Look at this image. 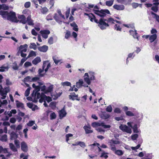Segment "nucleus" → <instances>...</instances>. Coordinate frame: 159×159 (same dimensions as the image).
Segmentation results:
<instances>
[{"label": "nucleus", "instance_id": "7ed1b4c3", "mask_svg": "<svg viewBox=\"0 0 159 159\" xmlns=\"http://www.w3.org/2000/svg\"><path fill=\"white\" fill-rule=\"evenodd\" d=\"M94 13L102 17L106 16V13L110 14V12L108 9H101L100 10H93Z\"/></svg>", "mask_w": 159, "mask_h": 159}, {"label": "nucleus", "instance_id": "bf43d9fd", "mask_svg": "<svg viewBox=\"0 0 159 159\" xmlns=\"http://www.w3.org/2000/svg\"><path fill=\"white\" fill-rule=\"evenodd\" d=\"M110 146H111V149L113 151H114L116 150V148L115 145L113 144V143L110 144Z\"/></svg>", "mask_w": 159, "mask_h": 159}, {"label": "nucleus", "instance_id": "8fccbe9b", "mask_svg": "<svg viewBox=\"0 0 159 159\" xmlns=\"http://www.w3.org/2000/svg\"><path fill=\"white\" fill-rule=\"evenodd\" d=\"M108 153L106 152H102L100 157H104L107 158L108 157V156L107 155Z\"/></svg>", "mask_w": 159, "mask_h": 159}, {"label": "nucleus", "instance_id": "13d9d810", "mask_svg": "<svg viewBox=\"0 0 159 159\" xmlns=\"http://www.w3.org/2000/svg\"><path fill=\"white\" fill-rule=\"evenodd\" d=\"M14 143L17 148H20V142L19 140L16 139L14 141Z\"/></svg>", "mask_w": 159, "mask_h": 159}, {"label": "nucleus", "instance_id": "58836bf2", "mask_svg": "<svg viewBox=\"0 0 159 159\" xmlns=\"http://www.w3.org/2000/svg\"><path fill=\"white\" fill-rule=\"evenodd\" d=\"M49 107L52 109H55L56 107V104L55 102H51L49 104Z\"/></svg>", "mask_w": 159, "mask_h": 159}, {"label": "nucleus", "instance_id": "052dcab7", "mask_svg": "<svg viewBox=\"0 0 159 159\" xmlns=\"http://www.w3.org/2000/svg\"><path fill=\"white\" fill-rule=\"evenodd\" d=\"M70 12V8L68 9L66 12L65 15L66 18H68L69 16Z\"/></svg>", "mask_w": 159, "mask_h": 159}, {"label": "nucleus", "instance_id": "37998d69", "mask_svg": "<svg viewBox=\"0 0 159 159\" xmlns=\"http://www.w3.org/2000/svg\"><path fill=\"white\" fill-rule=\"evenodd\" d=\"M19 67L17 66V63L15 62L13 63L12 68L14 70H17L18 69Z\"/></svg>", "mask_w": 159, "mask_h": 159}, {"label": "nucleus", "instance_id": "20e7f679", "mask_svg": "<svg viewBox=\"0 0 159 159\" xmlns=\"http://www.w3.org/2000/svg\"><path fill=\"white\" fill-rule=\"evenodd\" d=\"M120 130L123 132L130 134L132 132L131 129L125 125H121L119 127Z\"/></svg>", "mask_w": 159, "mask_h": 159}, {"label": "nucleus", "instance_id": "c756f323", "mask_svg": "<svg viewBox=\"0 0 159 159\" xmlns=\"http://www.w3.org/2000/svg\"><path fill=\"white\" fill-rule=\"evenodd\" d=\"M126 115L128 116H135L134 114L130 111H127L125 112Z\"/></svg>", "mask_w": 159, "mask_h": 159}, {"label": "nucleus", "instance_id": "f257e3e1", "mask_svg": "<svg viewBox=\"0 0 159 159\" xmlns=\"http://www.w3.org/2000/svg\"><path fill=\"white\" fill-rule=\"evenodd\" d=\"M115 20L112 17H110L106 19L104 18H101L99 20H96L95 23L98 24V26L102 30L106 29L107 27L109 26L108 23L114 24Z\"/></svg>", "mask_w": 159, "mask_h": 159}, {"label": "nucleus", "instance_id": "603ef678", "mask_svg": "<svg viewBox=\"0 0 159 159\" xmlns=\"http://www.w3.org/2000/svg\"><path fill=\"white\" fill-rule=\"evenodd\" d=\"M0 68L1 69H0V72H4L5 71L4 69H6L7 70H8V66H1Z\"/></svg>", "mask_w": 159, "mask_h": 159}, {"label": "nucleus", "instance_id": "0e129e2a", "mask_svg": "<svg viewBox=\"0 0 159 159\" xmlns=\"http://www.w3.org/2000/svg\"><path fill=\"white\" fill-rule=\"evenodd\" d=\"M132 6L134 8H136L139 6V4L137 3L133 2L132 3Z\"/></svg>", "mask_w": 159, "mask_h": 159}, {"label": "nucleus", "instance_id": "f704fd0d", "mask_svg": "<svg viewBox=\"0 0 159 159\" xmlns=\"http://www.w3.org/2000/svg\"><path fill=\"white\" fill-rule=\"evenodd\" d=\"M133 129V131L134 133H138V130L137 125V124H135L131 127Z\"/></svg>", "mask_w": 159, "mask_h": 159}, {"label": "nucleus", "instance_id": "72a5a7b5", "mask_svg": "<svg viewBox=\"0 0 159 159\" xmlns=\"http://www.w3.org/2000/svg\"><path fill=\"white\" fill-rule=\"evenodd\" d=\"M79 144L81 147L84 148L86 146L85 143L81 141H78L77 142V144Z\"/></svg>", "mask_w": 159, "mask_h": 159}, {"label": "nucleus", "instance_id": "e433bc0d", "mask_svg": "<svg viewBox=\"0 0 159 159\" xmlns=\"http://www.w3.org/2000/svg\"><path fill=\"white\" fill-rule=\"evenodd\" d=\"M30 45V48H33L34 50H36L37 48V46L35 43H31Z\"/></svg>", "mask_w": 159, "mask_h": 159}, {"label": "nucleus", "instance_id": "6ab92c4d", "mask_svg": "<svg viewBox=\"0 0 159 159\" xmlns=\"http://www.w3.org/2000/svg\"><path fill=\"white\" fill-rule=\"evenodd\" d=\"M16 107L17 108L21 107L22 108H24V104L21 103L18 100H16Z\"/></svg>", "mask_w": 159, "mask_h": 159}, {"label": "nucleus", "instance_id": "5fc2aeb1", "mask_svg": "<svg viewBox=\"0 0 159 159\" xmlns=\"http://www.w3.org/2000/svg\"><path fill=\"white\" fill-rule=\"evenodd\" d=\"M101 126L103 127L104 128H110L111 127V126L110 125H106L103 122H102L101 123Z\"/></svg>", "mask_w": 159, "mask_h": 159}, {"label": "nucleus", "instance_id": "f8f14e48", "mask_svg": "<svg viewBox=\"0 0 159 159\" xmlns=\"http://www.w3.org/2000/svg\"><path fill=\"white\" fill-rule=\"evenodd\" d=\"M26 21L29 25H34L33 20L31 19V16L30 15H29L27 17Z\"/></svg>", "mask_w": 159, "mask_h": 159}, {"label": "nucleus", "instance_id": "39448f33", "mask_svg": "<svg viewBox=\"0 0 159 159\" xmlns=\"http://www.w3.org/2000/svg\"><path fill=\"white\" fill-rule=\"evenodd\" d=\"M50 33V31L48 30H41L40 31V33L41 34L42 37L45 39H47L48 38V35Z\"/></svg>", "mask_w": 159, "mask_h": 159}, {"label": "nucleus", "instance_id": "a211bd4d", "mask_svg": "<svg viewBox=\"0 0 159 159\" xmlns=\"http://www.w3.org/2000/svg\"><path fill=\"white\" fill-rule=\"evenodd\" d=\"M157 36L156 34H154L150 36L149 39L151 43H152L156 39Z\"/></svg>", "mask_w": 159, "mask_h": 159}, {"label": "nucleus", "instance_id": "09e8293b", "mask_svg": "<svg viewBox=\"0 0 159 159\" xmlns=\"http://www.w3.org/2000/svg\"><path fill=\"white\" fill-rule=\"evenodd\" d=\"M84 81L86 82L88 85H89L90 84V79L89 77H84Z\"/></svg>", "mask_w": 159, "mask_h": 159}, {"label": "nucleus", "instance_id": "a878e982", "mask_svg": "<svg viewBox=\"0 0 159 159\" xmlns=\"http://www.w3.org/2000/svg\"><path fill=\"white\" fill-rule=\"evenodd\" d=\"M48 11V9L46 7H44L41 9V11L43 14H45Z\"/></svg>", "mask_w": 159, "mask_h": 159}, {"label": "nucleus", "instance_id": "e2e57ef3", "mask_svg": "<svg viewBox=\"0 0 159 159\" xmlns=\"http://www.w3.org/2000/svg\"><path fill=\"white\" fill-rule=\"evenodd\" d=\"M34 124H35V121H34L30 120L27 123V125L29 126H32Z\"/></svg>", "mask_w": 159, "mask_h": 159}, {"label": "nucleus", "instance_id": "f03ea898", "mask_svg": "<svg viewBox=\"0 0 159 159\" xmlns=\"http://www.w3.org/2000/svg\"><path fill=\"white\" fill-rule=\"evenodd\" d=\"M0 15L2 16L4 18H7V19L12 22H17V18L16 13L12 11L8 12V11H0Z\"/></svg>", "mask_w": 159, "mask_h": 159}, {"label": "nucleus", "instance_id": "2eb2a0df", "mask_svg": "<svg viewBox=\"0 0 159 159\" xmlns=\"http://www.w3.org/2000/svg\"><path fill=\"white\" fill-rule=\"evenodd\" d=\"M28 45L27 44H25L23 45H21L19 47V49L20 50L21 52H26Z\"/></svg>", "mask_w": 159, "mask_h": 159}, {"label": "nucleus", "instance_id": "4be33fe9", "mask_svg": "<svg viewBox=\"0 0 159 159\" xmlns=\"http://www.w3.org/2000/svg\"><path fill=\"white\" fill-rule=\"evenodd\" d=\"M53 17L57 22L60 23L62 22V21L60 20V17L57 13H55L54 14V16Z\"/></svg>", "mask_w": 159, "mask_h": 159}, {"label": "nucleus", "instance_id": "bb28decb", "mask_svg": "<svg viewBox=\"0 0 159 159\" xmlns=\"http://www.w3.org/2000/svg\"><path fill=\"white\" fill-rule=\"evenodd\" d=\"M0 140L2 141H7V135L6 134L2 135L0 138Z\"/></svg>", "mask_w": 159, "mask_h": 159}, {"label": "nucleus", "instance_id": "4d7b16f0", "mask_svg": "<svg viewBox=\"0 0 159 159\" xmlns=\"http://www.w3.org/2000/svg\"><path fill=\"white\" fill-rule=\"evenodd\" d=\"M44 94L43 93H41V97L40 98V99L39 100V102L40 103H42L43 101H45V98L44 96Z\"/></svg>", "mask_w": 159, "mask_h": 159}, {"label": "nucleus", "instance_id": "338daca9", "mask_svg": "<svg viewBox=\"0 0 159 159\" xmlns=\"http://www.w3.org/2000/svg\"><path fill=\"white\" fill-rule=\"evenodd\" d=\"M151 9L154 12H157L158 10V7L157 6H152L151 7Z\"/></svg>", "mask_w": 159, "mask_h": 159}, {"label": "nucleus", "instance_id": "c85d7f7f", "mask_svg": "<svg viewBox=\"0 0 159 159\" xmlns=\"http://www.w3.org/2000/svg\"><path fill=\"white\" fill-rule=\"evenodd\" d=\"M53 16L52 14L50 13L46 17V19L47 21L51 20H53Z\"/></svg>", "mask_w": 159, "mask_h": 159}, {"label": "nucleus", "instance_id": "6e6552de", "mask_svg": "<svg viewBox=\"0 0 159 159\" xmlns=\"http://www.w3.org/2000/svg\"><path fill=\"white\" fill-rule=\"evenodd\" d=\"M0 86L1 87L0 89V95L2 97V99H5L6 97L5 95L7 94V91L5 92L4 89H3L2 86L1 85H0Z\"/></svg>", "mask_w": 159, "mask_h": 159}, {"label": "nucleus", "instance_id": "1a4fd4ad", "mask_svg": "<svg viewBox=\"0 0 159 159\" xmlns=\"http://www.w3.org/2000/svg\"><path fill=\"white\" fill-rule=\"evenodd\" d=\"M18 18L19 19H20V22L22 23L23 24H25L27 22L26 18L25 16L23 15H21L18 16Z\"/></svg>", "mask_w": 159, "mask_h": 159}, {"label": "nucleus", "instance_id": "dca6fc26", "mask_svg": "<svg viewBox=\"0 0 159 159\" xmlns=\"http://www.w3.org/2000/svg\"><path fill=\"white\" fill-rule=\"evenodd\" d=\"M41 61V60L40 57H37L34 58L32 61V63L35 65H36L40 62Z\"/></svg>", "mask_w": 159, "mask_h": 159}, {"label": "nucleus", "instance_id": "de8ad7c7", "mask_svg": "<svg viewBox=\"0 0 159 159\" xmlns=\"http://www.w3.org/2000/svg\"><path fill=\"white\" fill-rule=\"evenodd\" d=\"M70 36V32L69 31L67 30L65 34V38L66 39H68Z\"/></svg>", "mask_w": 159, "mask_h": 159}, {"label": "nucleus", "instance_id": "49530a36", "mask_svg": "<svg viewBox=\"0 0 159 159\" xmlns=\"http://www.w3.org/2000/svg\"><path fill=\"white\" fill-rule=\"evenodd\" d=\"M50 119L53 120L55 119L56 117V115L55 112H53L50 115Z\"/></svg>", "mask_w": 159, "mask_h": 159}, {"label": "nucleus", "instance_id": "9d476101", "mask_svg": "<svg viewBox=\"0 0 159 159\" xmlns=\"http://www.w3.org/2000/svg\"><path fill=\"white\" fill-rule=\"evenodd\" d=\"M83 128L86 134H90L93 132V130H91V127L90 126L85 125L84 126Z\"/></svg>", "mask_w": 159, "mask_h": 159}, {"label": "nucleus", "instance_id": "393cba45", "mask_svg": "<svg viewBox=\"0 0 159 159\" xmlns=\"http://www.w3.org/2000/svg\"><path fill=\"white\" fill-rule=\"evenodd\" d=\"M9 147L11 149L13 152H16L17 151V149L12 143H9Z\"/></svg>", "mask_w": 159, "mask_h": 159}, {"label": "nucleus", "instance_id": "cd10ccee", "mask_svg": "<svg viewBox=\"0 0 159 159\" xmlns=\"http://www.w3.org/2000/svg\"><path fill=\"white\" fill-rule=\"evenodd\" d=\"M36 56V53L35 52L32 50L30 51V52L29 54L27 57V58H28L29 57H32L33 56Z\"/></svg>", "mask_w": 159, "mask_h": 159}, {"label": "nucleus", "instance_id": "c9c22d12", "mask_svg": "<svg viewBox=\"0 0 159 159\" xmlns=\"http://www.w3.org/2000/svg\"><path fill=\"white\" fill-rule=\"evenodd\" d=\"M35 90H34L33 91V92L32 94V96H33L34 95V93H35V92H39L40 89V87L39 86H37L35 88Z\"/></svg>", "mask_w": 159, "mask_h": 159}, {"label": "nucleus", "instance_id": "680f3d73", "mask_svg": "<svg viewBox=\"0 0 159 159\" xmlns=\"http://www.w3.org/2000/svg\"><path fill=\"white\" fill-rule=\"evenodd\" d=\"M112 108L111 106V105H109L107 107L106 109V111L109 112H111L112 111Z\"/></svg>", "mask_w": 159, "mask_h": 159}, {"label": "nucleus", "instance_id": "ea45409f", "mask_svg": "<svg viewBox=\"0 0 159 159\" xmlns=\"http://www.w3.org/2000/svg\"><path fill=\"white\" fill-rule=\"evenodd\" d=\"M30 87H29V88H28L25 91V97H27L29 95L30 93Z\"/></svg>", "mask_w": 159, "mask_h": 159}, {"label": "nucleus", "instance_id": "aec40b11", "mask_svg": "<svg viewBox=\"0 0 159 159\" xmlns=\"http://www.w3.org/2000/svg\"><path fill=\"white\" fill-rule=\"evenodd\" d=\"M83 81L81 79L79 80V81L76 82V87L79 88L83 86Z\"/></svg>", "mask_w": 159, "mask_h": 159}, {"label": "nucleus", "instance_id": "3c124183", "mask_svg": "<svg viewBox=\"0 0 159 159\" xmlns=\"http://www.w3.org/2000/svg\"><path fill=\"white\" fill-rule=\"evenodd\" d=\"M53 59L56 64H57L61 61V60H57V57L55 56L53 57Z\"/></svg>", "mask_w": 159, "mask_h": 159}, {"label": "nucleus", "instance_id": "2f4dec72", "mask_svg": "<svg viewBox=\"0 0 159 159\" xmlns=\"http://www.w3.org/2000/svg\"><path fill=\"white\" fill-rule=\"evenodd\" d=\"M93 127H96L98 126H101V123H99L97 122H94L92 123L91 125Z\"/></svg>", "mask_w": 159, "mask_h": 159}, {"label": "nucleus", "instance_id": "4468645a", "mask_svg": "<svg viewBox=\"0 0 159 159\" xmlns=\"http://www.w3.org/2000/svg\"><path fill=\"white\" fill-rule=\"evenodd\" d=\"M48 49V47L46 45H43L38 48L39 50L41 52H46Z\"/></svg>", "mask_w": 159, "mask_h": 159}, {"label": "nucleus", "instance_id": "c03bdc74", "mask_svg": "<svg viewBox=\"0 0 159 159\" xmlns=\"http://www.w3.org/2000/svg\"><path fill=\"white\" fill-rule=\"evenodd\" d=\"M34 95L35 97H36L37 99H39L41 97V94H40V93L39 92H35V93H34Z\"/></svg>", "mask_w": 159, "mask_h": 159}, {"label": "nucleus", "instance_id": "9b49d317", "mask_svg": "<svg viewBox=\"0 0 159 159\" xmlns=\"http://www.w3.org/2000/svg\"><path fill=\"white\" fill-rule=\"evenodd\" d=\"M113 8L118 10H122L125 9V7L123 5L115 4L113 6Z\"/></svg>", "mask_w": 159, "mask_h": 159}, {"label": "nucleus", "instance_id": "79ce46f5", "mask_svg": "<svg viewBox=\"0 0 159 159\" xmlns=\"http://www.w3.org/2000/svg\"><path fill=\"white\" fill-rule=\"evenodd\" d=\"M31 78L30 77V76H27L24 78V81L25 82L31 81Z\"/></svg>", "mask_w": 159, "mask_h": 159}, {"label": "nucleus", "instance_id": "4c0bfd02", "mask_svg": "<svg viewBox=\"0 0 159 159\" xmlns=\"http://www.w3.org/2000/svg\"><path fill=\"white\" fill-rule=\"evenodd\" d=\"M90 76V79L91 80H95V77L94 76V73L91 72L89 73Z\"/></svg>", "mask_w": 159, "mask_h": 159}, {"label": "nucleus", "instance_id": "6e6d98bb", "mask_svg": "<svg viewBox=\"0 0 159 159\" xmlns=\"http://www.w3.org/2000/svg\"><path fill=\"white\" fill-rule=\"evenodd\" d=\"M115 30L117 31H121V28L120 27V26L117 24H116L114 26Z\"/></svg>", "mask_w": 159, "mask_h": 159}, {"label": "nucleus", "instance_id": "69168bd1", "mask_svg": "<svg viewBox=\"0 0 159 159\" xmlns=\"http://www.w3.org/2000/svg\"><path fill=\"white\" fill-rule=\"evenodd\" d=\"M53 85H51L48 87L47 90V92H50L53 90Z\"/></svg>", "mask_w": 159, "mask_h": 159}, {"label": "nucleus", "instance_id": "473e14b6", "mask_svg": "<svg viewBox=\"0 0 159 159\" xmlns=\"http://www.w3.org/2000/svg\"><path fill=\"white\" fill-rule=\"evenodd\" d=\"M44 96L45 98V101L46 100L48 102L52 101V98L49 96H47L44 94Z\"/></svg>", "mask_w": 159, "mask_h": 159}, {"label": "nucleus", "instance_id": "ddd939ff", "mask_svg": "<svg viewBox=\"0 0 159 159\" xmlns=\"http://www.w3.org/2000/svg\"><path fill=\"white\" fill-rule=\"evenodd\" d=\"M10 139L11 140H16L18 137V134L15 132H12L10 134Z\"/></svg>", "mask_w": 159, "mask_h": 159}, {"label": "nucleus", "instance_id": "5701e85b", "mask_svg": "<svg viewBox=\"0 0 159 159\" xmlns=\"http://www.w3.org/2000/svg\"><path fill=\"white\" fill-rule=\"evenodd\" d=\"M110 144L113 143L114 144H119L121 143V141L119 140H114L113 139H112L109 142Z\"/></svg>", "mask_w": 159, "mask_h": 159}, {"label": "nucleus", "instance_id": "f3484780", "mask_svg": "<svg viewBox=\"0 0 159 159\" xmlns=\"http://www.w3.org/2000/svg\"><path fill=\"white\" fill-rule=\"evenodd\" d=\"M66 114V113L65 111L63 109L61 110L59 113V117L61 119L62 117L65 116Z\"/></svg>", "mask_w": 159, "mask_h": 159}, {"label": "nucleus", "instance_id": "a18cd8bd", "mask_svg": "<svg viewBox=\"0 0 159 159\" xmlns=\"http://www.w3.org/2000/svg\"><path fill=\"white\" fill-rule=\"evenodd\" d=\"M151 14L155 16L154 17L156 18V20L159 22V16L153 12H151Z\"/></svg>", "mask_w": 159, "mask_h": 159}, {"label": "nucleus", "instance_id": "b1692460", "mask_svg": "<svg viewBox=\"0 0 159 159\" xmlns=\"http://www.w3.org/2000/svg\"><path fill=\"white\" fill-rule=\"evenodd\" d=\"M76 94L75 92H73L70 93V95H69V98L70 99L72 100V101H74L75 100V96Z\"/></svg>", "mask_w": 159, "mask_h": 159}, {"label": "nucleus", "instance_id": "423d86ee", "mask_svg": "<svg viewBox=\"0 0 159 159\" xmlns=\"http://www.w3.org/2000/svg\"><path fill=\"white\" fill-rule=\"evenodd\" d=\"M21 148L22 151L26 152L28 150V147L26 143L24 142H22L21 143Z\"/></svg>", "mask_w": 159, "mask_h": 159}, {"label": "nucleus", "instance_id": "7c9ffc66", "mask_svg": "<svg viewBox=\"0 0 159 159\" xmlns=\"http://www.w3.org/2000/svg\"><path fill=\"white\" fill-rule=\"evenodd\" d=\"M113 0H110L109 1H107L106 2V4L107 6L111 7V6L113 4Z\"/></svg>", "mask_w": 159, "mask_h": 159}, {"label": "nucleus", "instance_id": "a19ab883", "mask_svg": "<svg viewBox=\"0 0 159 159\" xmlns=\"http://www.w3.org/2000/svg\"><path fill=\"white\" fill-rule=\"evenodd\" d=\"M46 63H45L44 62H43V69H39V74H40L42 73L43 71V70L44 69V68L46 66Z\"/></svg>", "mask_w": 159, "mask_h": 159}, {"label": "nucleus", "instance_id": "412c9836", "mask_svg": "<svg viewBox=\"0 0 159 159\" xmlns=\"http://www.w3.org/2000/svg\"><path fill=\"white\" fill-rule=\"evenodd\" d=\"M114 153L115 154L119 156H121L123 155L124 154L123 152L120 149H116V150L114 151Z\"/></svg>", "mask_w": 159, "mask_h": 159}, {"label": "nucleus", "instance_id": "774afa93", "mask_svg": "<svg viewBox=\"0 0 159 159\" xmlns=\"http://www.w3.org/2000/svg\"><path fill=\"white\" fill-rule=\"evenodd\" d=\"M30 6V2H26L25 3L24 7L26 8L29 7Z\"/></svg>", "mask_w": 159, "mask_h": 159}, {"label": "nucleus", "instance_id": "864d4df0", "mask_svg": "<svg viewBox=\"0 0 159 159\" xmlns=\"http://www.w3.org/2000/svg\"><path fill=\"white\" fill-rule=\"evenodd\" d=\"M61 84L63 86H71V83L70 82L68 81L65 82H62Z\"/></svg>", "mask_w": 159, "mask_h": 159}, {"label": "nucleus", "instance_id": "0eeeda50", "mask_svg": "<svg viewBox=\"0 0 159 159\" xmlns=\"http://www.w3.org/2000/svg\"><path fill=\"white\" fill-rule=\"evenodd\" d=\"M84 15L89 17V19L91 22H93L94 21L95 22L96 20H98V19H96L95 16L92 13L89 14L85 13Z\"/></svg>", "mask_w": 159, "mask_h": 159}]
</instances>
